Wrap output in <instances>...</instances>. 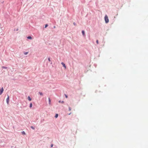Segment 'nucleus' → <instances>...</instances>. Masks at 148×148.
Segmentation results:
<instances>
[{
	"label": "nucleus",
	"mask_w": 148,
	"mask_h": 148,
	"mask_svg": "<svg viewBox=\"0 0 148 148\" xmlns=\"http://www.w3.org/2000/svg\"><path fill=\"white\" fill-rule=\"evenodd\" d=\"M104 19L106 23H108L109 22V19L107 15H106L105 16Z\"/></svg>",
	"instance_id": "nucleus-1"
},
{
	"label": "nucleus",
	"mask_w": 148,
	"mask_h": 148,
	"mask_svg": "<svg viewBox=\"0 0 148 148\" xmlns=\"http://www.w3.org/2000/svg\"><path fill=\"white\" fill-rule=\"evenodd\" d=\"M3 91V88H2L1 89H0V95H1Z\"/></svg>",
	"instance_id": "nucleus-2"
},
{
	"label": "nucleus",
	"mask_w": 148,
	"mask_h": 148,
	"mask_svg": "<svg viewBox=\"0 0 148 148\" xmlns=\"http://www.w3.org/2000/svg\"><path fill=\"white\" fill-rule=\"evenodd\" d=\"M6 100L7 103V104H8L9 103V97L8 95V97L6 99Z\"/></svg>",
	"instance_id": "nucleus-3"
},
{
	"label": "nucleus",
	"mask_w": 148,
	"mask_h": 148,
	"mask_svg": "<svg viewBox=\"0 0 148 148\" xmlns=\"http://www.w3.org/2000/svg\"><path fill=\"white\" fill-rule=\"evenodd\" d=\"M61 64L65 68V69H66V66L65 65V64L63 62L61 63Z\"/></svg>",
	"instance_id": "nucleus-4"
},
{
	"label": "nucleus",
	"mask_w": 148,
	"mask_h": 148,
	"mask_svg": "<svg viewBox=\"0 0 148 148\" xmlns=\"http://www.w3.org/2000/svg\"><path fill=\"white\" fill-rule=\"evenodd\" d=\"M48 99H49V105H50L51 103V99H50V98H49Z\"/></svg>",
	"instance_id": "nucleus-5"
},
{
	"label": "nucleus",
	"mask_w": 148,
	"mask_h": 148,
	"mask_svg": "<svg viewBox=\"0 0 148 148\" xmlns=\"http://www.w3.org/2000/svg\"><path fill=\"white\" fill-rule=\"evenodd\" d=\"M28 99L29 101H31L32 100V99L30 98L29 96L28 97Z\"/></svg>",
	"instance_id": "nucleus-6"
},
{
	"label": "nucleus",
	"mask_w": 148,
	"mask_h": 148,
	"mask_svg": "<svg viewBox=\"0 0 148 148\" xmlns=\"http://www.w3.org/2000/svg\"><path fill=\"white\" fill-rule=\"evenodd\" d=\"M82 34L84 36L85 35V32L83 30L82 31Z\"/></svg>",
	"instance_id": "nucleus-7"
},
{
	"label": "nucleus",
	"mask_w": 148,
	"mask_h": 148,
	"mask_svg": "<svg viewBox=\"0 0 148 148\" xmlns=\"http://www.w3.org/2000/svg\"><path fill=\"white\" fill-rule=\"evenodd\" d=\"M58 116V114H56V115L55 116V117L56 118H57Z\"/></svg>",
	"instance_id": "nucleus-8"
},
{
	"label": "nucleus",
	"mask_w": 148,
	"mask_h": 148,
	"mask_svg": "<svg viewBox=\"0 0 148 148\" xmlns=\"http://www.w3.org/2000/svg\"><path fill=\"white\" fill-rule=\"evenodd\" d=\"M22 133L23 135H25V133L24 131H23L22 132Z\"/></svg>",
	"instance_id": "nucleus-9"
},
{
	"label": "nucleus",
	"mask_w": 148,
	"mask_h": 148,
	"mask_svg": "<svg viewBox=\"0 0 148 148\" xmlns=\"http://www.w3.org/2000/svg\"><path fill=\"white\" fill-rule=\"evenodd\" d=\"M39 94H40V95H43V94H42V92H39Z\"/></svg>",
	"instance_id": "nucleus-10"
},
{
	"label": "nucleus",
	"mask_w": 148,
	"mask_h": 148,
	"mask_svg": "<svg viewBox=\"0 0 148 148\" xmlns=\"http://www.w3.org/2000/svg\"><path fill=\"white\" fill-rule=\"evenodd\" d=\"M27 38L29 39H32V37L30 36H29L27 37Z\"/></svg>",
	"instance_id": "nucleus-11"
},
{
	"label": "nucleus",
	"mask_w": 148,
	"mask_h": 148,
	"mask_svg": "<svg viewBox=\"0 0 148 148\" xmlns=\"http://www.w3.org/2000/svg\"><path fill=\"white\" fill-rule=\"evenodd\" d=\"M32 103H30V104L29 107L30 108H31L32 107Z\"/></svg>",
	"instance_id": "nucleus-12"
},
{
	"label": "nucleus",
	"mask_w": 148,
	"mask_h": 148,
	"mask_svg": "<svg viewBox=\"0 0 148 148\" xmlns=\"http://www.w3.org/2000/svg\"><path fill=\"white\" fill-rule=\"evenodd\" d=\"M28 53V52H25L24 54H25V55H27V54Z\"/></svg>",
	"instance_id": "nucleus-13"
},
{
	"label": "nucleus",
	"mask_w": 148,
	"mask_h": 148,
	"mask_svg": "<svg viewBox=\"0 0 148 148\" xmlns=\"http://www.w3.org/2000/svg\"><path fill=\"white\" fill-rule=\"evenodd\" d=\"M2 68L3 69H7V67H5V66H2Z\"/></svg>",
	"instance_id": "nucleus-14"
},
{
	"label": "nucleus",
	"mask_w": 148,
	"mask_h": 148,
	"mask_svg": "<svg viewBox=\"0 0 148 148\" xmlns=\"http://www.w3.org/2000/svg\"><path fill=\"white\" fill-rule=\"evenodd\" d=\"M59 102L61 103H64V101H59Z\"/></svg>",
	"instance_id": "nucleus-15"
},
{
	"label": "nucleus",
	"mask_w": 148,
	"mask_h": 148,
	"mask_svg": "<svg viewBox=\"0 0 148 148\" xmlns=\"http://www.w3.org/2000/svg\"><path fill=\"white\" fill-rule=\"evenodd\" d=\"M48 26V25L47 24L45 25V28L47 27Z\"/></svg>",
	"instance_id": "nucleus-16"
},
{
	"label": "nucleus",
	"mask_w": 148,
	"mask_h": 148,
	"mask_svg": "<svg viewBox=\"0 0 148 148\" xmlns=\"http://www.w3.org/2000/svg\"><path fill=\"white\" fill-rule=\"evenodd\" d=\"M48 60L49 61V62H50L51 61L50 59V58H48Z\"/></svg>",
	"instance_id": "nucleus-17"
},
{
	"label": "nucleus",
	"mask_w": 148,
	"mask_h": 148,
	"mask_svg": "<svg viewBox=\"0 0 148 148\" xmlns=\"http://www.w3.org/2000/svg\"><path fill=\"white\" fill-rule=\"evenodd\" d=\"M96 42H97V44H98L99 43H98V40H96Z\"/></svg>",
	"instance_id": "nucleus-18"
},
{
	"label": "nucleus",
	"mask_w": 148,
	"mask_h": 148,
	"mask_svg": "<svg viewBox=\"0 0 148 148\" xmlns=\"http://www.w3.org/2000/svg\"><path fill=\"white\" fill-rule=\"evenodd\" d=\"M65 97L66 98H67L68 97V96H67L65 94Z\"/></svg>",
	"instance_id": "nucleus-19"
},
{
	"label": "nucleus",
	"mask_w": 148,
	"mask_h": 148,
	"mask_svg": "<svg viewBox=\"0 0 148 148\" xmlns=\"http://www.w3.org/2000/svg\"><path fill=\"white\" fill-rule=\"evenodd\" d=\"M31 128L32 129H34V127H33V126H32V127H31Z\"/></svg>",
	"instance_id": "nucleus-20"
},
{
	"label": "nucleus",
	"mask_w": 148,
	"mask_h": 148,
	"mask_svg": "<svg viewBox=\"0 0 148 148\" xmlns=\"http://www.w3.org/2000/svg\"><path fill=\"white\" fill-rule=\"evenodd\" d=\"M71 108H70V107H69V111H71Z\"/></svg>",
	"instance_id": "nucleus-21"
},
{
	"label": "nucleus",
	"mask_w": 148,
	"mask_h": 148,
	"mask_svg": "<svg viewBox=\"0 0 148 148\" xmlns=\"http://www.w3.org/2000/svg\"><path fill=\"white\" fill-rule=\"evenodd\" d=\"M73 24L75 25H76V24L75 23H73Z\"/></svg>",
	"instance_id": "nucleus-22"
},
{
	"label": "nucleus",
	"mask_w": 148,
	"mask_h": 148,
	"mask_svg": "<svg viewBox=\"0 0 148 148\" xmlns=\"http://www.w3.org/2000/svg\"><path fill=\"white\" fill-rule=\"evenodd\" d=\"M53 146V144H51V147H52Z\"/></svg>",
	"instance_id": "nucleus-23"
},
{
	"label": "nucleus",
	"mask_w": 148,
	"mask_h": 148,
	"mask_svg": "<svg viewBox=\"0 0 148 148\" xmlns=\"http://www.w3.org/2000/svg\"><path fill=\"white\" fill-rule=\"evenodd\" d=\"M71 113H70V114H69V115H70L71 114Z\"/></svg>",
	"instance_id": "nucleus-24"
},
{
	"label": "nucleus",
	"mask_w": 148,
	"mask_h": 148,
	"mask_svg": "<svg viewBox=\"0 0 148 148\" xmlns=\"http://www.w3.org/2000/svg\"><path fill=\"white\" fill-rule=\"evenodd\" d=\"M54 28H55V26H54Z\"/></svg>",
	"instance_id": "nucleus-25"
}]
</instances>
